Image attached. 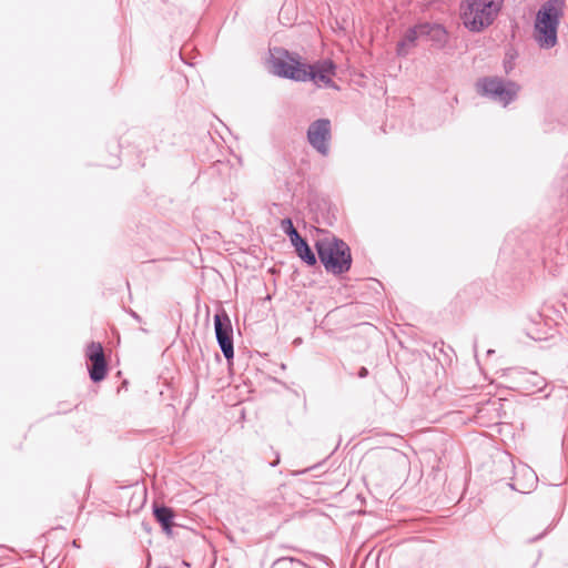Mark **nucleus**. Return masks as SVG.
<instances>
[{
    "instance_id": "obj_17",
    "label": "nucleus",
    "mask_w": 568,
    "mask_h": 568,
    "mask_svg": "<svg viewBox=\"0 0 568 568\" xmlns=\"http://www.w3.org/2000/svg\"><path fill=\"white\" fill-rule=\"evenodd\" d=\"M280 463V458L277 457L275 462H273L271 465L276 466Z\"/></svg>"
},
{
    "instance_id": "obj_10",
    "label": "nucleus",
    "mask_w": 568,
    "mask_h": 568,
    "mask_svg": "<svg viewBox=\"0 0 568 568\" xmlns=\"http://www.w3.org/2000/svg\"><path fill=\"white\" fill-rule=\"evenodd\" d=\"M154 517L166 532L171 531L172 519L174 517L171 508L165 506L154 507Z\"/></svg>"
},
{
    "instance_id": "obj_16",
    "label": "nucleus",
    "mask_w": 568,
    "mask_h": 568,
    "mask_svg": "<svg viewBox=\"0 0 568 568\" xmlns=\"http://www.w3.org/2000/svg\"><path fill=\"white\" fill-rule=\"evenodd\" d=\"M366 374H367V371H366L365 368H363V369H362V372H361V374H359V376H361V377H364Z\"/></svg>"
},
{
    "instance_id": "obj_6",
    "label": "nucleus",
    "mask_w": 568,
    "mask_h": 568,
    "mask_svg": "<svg viewBox=\"0 0 568 568\" xmlns=\"http://www.w3.org/2000/svg\"><path fill=\"white\" fill-rule=\"evenodd\" d=\"M214 328L217 343L224 357L226 359L233 358V327L230 316L224 310L219 311L214 315Z\"/></svg>"
},
{
    "instance_id": "obj_3",
    "label": "nucleus",
    "mask_w": 568,
    "mask_h": 568,
    "mask_svg": "<svg viewBox=\"0 0 568 568\" xmlns=\"http://www.w3.org/2000/svg\"><path fill=\"white\" fill-rule=\"evenodd\" d=\"M505 0H463L460 18L464 27L471 32H481L498 18Z\"/></svg>"
},
{
    "instance_id": "obj_9",
    "label": "nucleus",
    "mask_w": 568,
    "mask_h": 568,
    "mask_svg": "<svg viewBox=\"0 0 568 568\" xmlns=\"http://www.w3.org/2000/svg\"><path fill=\"white\" fill-rule=\"evenodd\" d=\"M427 26H416L414 28H410L406 31L403 39L398 42L396 52L400 57H406L412 48L416 45V41L420 36L426 34Z\"/></svg>"
},
{
    "instance_id": "obj_11",
    "label": "nucleus",
    "mask_w": 568,
    "mask_h": 568,
    "mask_svg": "<svg viewBox=\"0 0 568 568\" xmlns=\"http://www.w3.org/2000/svg\"><path fill=\"white\" fill-rule=\"evenodd\" d=\"M295 247V251L297 255L310 266H313L316 264V257L315 254L312 252L308 244L302 239L301 242L295 243L293 245Z\"/></svg>"
},
{
    "instance_id": "obj_1",
    "label": "nucleus",
    "mask_w": 568,
    "mask_h": 568,
    "mask_svg": "<svg viewBox=\"0 0 568 568\" xmlns=\"http://www.w3.org/2000/svg\"><path fill=\"white\" fill-rule=\"evenodd\" d=\"M268 63L275 75L301 82L313 81L317 87H334L332 78L335 75L336 65L332 60L306 64L297 61L286 50L273 49Z\"/></svg>"
},
{
    "instance_id": "obj_12",
    "label": "nucleus",
    "mask_w": 568,
    "mask_h": 568,
    "mask_svg": "<svg viewBox=\"0 0 568 568\" xmlns=\"http://www.w3.org/2000/svg\"><path fill=\"white\" fill-rule=\"evenodd\" d=\"M281 227H282L283 232L290 236L293 245H295V243H297V242H301L302 237L298 234V232L296 231V229L294 227L291 219L282 220Z\"/></svg>"
},
{
    "instance_id": "obj_5",
    "label": "nucleus",
    "mask_w": 568,
    "mask_h": 568,
    "mask_svg": "<svg viewBox=\"0 0 568 568\" xmlns=\"http://www.w3.org/2000/svg\"><path fill=\"white\" fill-rule=\"evenodd\" d=\"M477 89L481 95L508 105L517 98L519 85L511 81H503L498 78H484L477 82Z\"/></svg>"
},
{
    "instance_id": "obj_2",
    "label": "nucleus",
    "mask_w": 568,
    "mask_h": 568,
    "mask_svg": "<svg viewBox=\"0 0 568 568\" xmlns=\"http://www.w3.org/2000/svg\"><path fill=\"white\" fill-rule=\"evenodd\" d=\"M564 14L562 0H547L538 10L532 38L540 49H551L558 42V27Z\"/></svg>"
},
{
    "instance_id": "obj_13",
    "label": "nucleus",
    "mask_w": 568,
    "mask_h": 568,
    "mask_svg": "<svg viewBox=\"0 0 568 568\" xmlns=\"http://www.w3.org/2000/svg\"><path fill=\"white\" fill-rule=\"evenodd\" d=\"M423 26L428 27L426 29V34L430 36L433 40L437 42H443L446 40V31L442 26L429 23H424Z\"/></svg>"
},
{
    "instance_id": "obj_14",
    "label": "nucleus",
    "mask_w": 568,
    "mask_h": 568,
    "mask_svg": "<svg viewBox=\"0 0 568 568\" xmlns=\"http://www.w3.org/2000/svg\"><path fill=\"white\" fill-rule=\"evenodd\" d=\"M273 568H308L305 564L293 558H280Z\"/></svg>"
},
{
    "instance_id": "obj_7",
    "label": "nucleus",
    "mask_w": 568,
    "mask_h": 568,
    "mask_svg": "<svg viewBox=\"0 0 568 568\" xmlns=\"http://www.w3.org/2000/svg\"><path fill=\"white\" fill-rule=\"evenodd\" d=\"M331 138V122L327 119L314 121L307 130L310 144L321 154L328 153V140Z\"/></svg>"
},
{
    "instance_id": "obj_8",
    "label": "nucleus",
    "mask_w": 568,
    "mask_h": 568,
    "mask_svg": "<svg viewBox=\"0 0 568 568\" xmlns=\"http://www.w3.org/2000/svg\"><path fill=\"white\" fill-rule=\"evenodd\" d=\"M87 358L91 362L89 367L90 378L93 382L102 381L106 375V362L100 343L92 342L85 351Z\"/></svg>"
},
{
    "instance_id": "obj_4",
    "label": "nucleus",
    "mask_w": 568,
    "mask_h": 568,
    "mask_svg": "<svg viewBox=\"0 0 568 568\" xmlns=\"http://www.w3.org/2000/svg\"><path fill=\"white\" fill-rule=\"evenodd\" d=\"M315 247L326 271L333 274H342L349 270L352 256L349 247L344 241L324 233L317 239Z\"/></svg>"
},
{
    "instance_id": "obj_15",
    "label": "nucleus",
    "mask_w": 568,
    "mask_h": 568,
    "mask_svg": "<svg viewBox=\"0 0 568 568\" xmlns=\"http://www.w3.org/2000/svg\"><path fill=\"white\" fill-rule=\"evenodd\" d=\"M527 379L531 382L537 389H541L544 385V379L539 375H537L536 373H528Z\"/></svg>"
}]
</instances>
